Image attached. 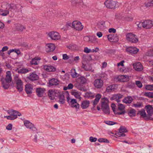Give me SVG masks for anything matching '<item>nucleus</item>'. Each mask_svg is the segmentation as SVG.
Returning <instances> with one entry per match:
<instances>
[{
    "instance_id": "f257e3e1",
    "label": "nucleus",
    "mask_w": 153,
    "mask_h": 153,
    "mask_svg": "<svg viewBox=\"0 0 153 153\" xmlns=\"http://www.w3.org/2000/svg\"><path fill=\"white\" fill-rule=\"evenodd\" d=\"M6 9L11 12H13L14 11H20L22 13V9L23 7L19 5L17 6L16 4L13 3H7L6 5Z\"/></svg>"
},
{
    "instance_id": "f03ea898",
    "label": "nucleus",
    "mask_w": 153,
    "mask_h": 153,
    "mask_svg": "<svg viewBox=\"0 0 153 153\" xmlns=\"http://www.w3.org/2000/svg\"><path fill=\"white\" fill-rule=\"evenodd\" d=\"M8 113L10 115L4 116V118H6L7 120H13L17 118V116H20L21 114L16 110L11 109L8 111Z\"/></svg>"
},
{
    "instance_id": "7ed1b4c3",
    "label": "nucleus",
    "mask_w": 153,
    "mask_h": 153,
    "mask_svg": "<svg viewBox=\"0 0 153 153\" xmlns=\"http://www.w3.org/2000/svg\"><path fill=\"white\" fill-rule=\"evenodd\" d=\"M126 37L127 40L131 43H136L138 41L137 36L131 33H127Z\"/></svg>"
},
{
    "instance_id": "20e7f679",
    "label": "nucleus",
    "mask_w": 153,
    "mask_h": 153,
    "mask_svg": "<svg viewBox=\"0 0 153 153\" xmlns=\"http://www.w3.org/2000/svg\"><path fill=\"white\" fill-rule=\"evenodd\" d=\"M104 4L107 8L114 9L116 7L117 2L112 0H106L105 1Z\"/></svg>"
},
{
    "instance_id": "39448f33",
    "label": "nucleus",
    "mask_w": 153,
    "mask_h": 153,
    "mask_svg": "<svg viewBox=\"0 0 153 153\" xmlns=\"http://www.w3.org/2000/svg\"><path fill=\"white\" fill-rule=\"evenodd\" d=\"M119 131L116 132L115 134L118 137H124L126 135L124 133L128 132L126 128L124 126H121L119 128Z\"/></svg>"
},
{
    "instance_id": "423d86ee",
    "label": "nucleus",
    "mask_w": 153,
    "mask_h": 153,
    "mask_svg": "<svg viewBox=\"0 0 153 153\" xmlns=\"http://www.w3.org/2000/svg\"><path fill=\"white\" fill-rule=\"evenodd\" d=\"M126 51L128 53L133 55L137 54L139 52V49L135 47L130 46L126 48Z\"/></svg>"
},
{
    "instance_id": "0eeeda50",
    "label": "nucleus",
    "mask_w": 153,
    "mask_h": 153,
    "mask_svg": "<svg viewBox=\"0 0 153 153\" xmlns=\"http://www.w3.org/2000/svg\"><path fill=\"white\" fill-rule=\"evenodd\" d=\"M101 109L103 112L106 114H109L110 111L108 104L105 101L102 102L101 104Z\"/></svg>"
},
{
    "instance_id": "6e6552de",
    "label": "nucleus",
    "mask_w": 153,
    "mask_h": 153,
    "mask_svg": "<svg viewBox=\"0 0 153 153\" xmlns=\"http://www.w3.org/2000/svg\"><path fill=\"white\" fill-rule=\"evenodd\" d=\"M94 85L97 89L101 88L103 85V81L101 79H97L94 81Z\"/></svg>"
},
{
    "instance_id": "1a4fd4ad",
    "label": "nucleus",
    "mask_w": 153,
    "mask_h": 153,
    "mask_svg": "<svg viewBox=\"0 0 153 153\" xmlns=\"http://www.w3.org/2000/svg\"><path fill=\"white\" fill-rule=\"evenodd\" d=\"M72 26L74 28L78 31L81 30L83 27L81 23L78 21H74L72 23Z\"/></svg>"
},
{
    "instance_id": "9d476101",
    "label": "nucleus",
    "mask_w": 153,
    "mask_h": 153,
    "mask_svg": "<svg viewBox=\"0 0 153 153\" xmlns=\"http://www.w3.org/2000/svg\"><path fill=\"white\" fill-rule=\"evenodd\" d=\"M137 114H139L141 117L144 118L146 120H153V118L150 117V116H148V115H147L144 109H142L141 110L139 111Z\"/></svg>"
},
{
    "instance_id": "9b49d317",
    "label": "nucleus",
    "mask_w": 153,
    "mask_h": 153,
    "mask_svg": "<svg viewBox=\"0 0 153 153\" xmlns=\"http://www.w3.org/2000/svg\"><path fill=\"white\" fill-rule=\"evenodd\" d=\"M49 37L52 40H56L60 38L59 33L56 32H51L48 34Z\"/></svg>"
},
{
    "instance_id": "f8f14e48",
    "label": "nucleus",
    "mask_w": 153,
    "mask_h": 153,
    "mask_svg": "<svg viewBox=\"0 0 153 153\" xmlns=\"http://www.w3.org/2000/svg\"><path fill=\"white\" fill-rule=\"evenodd\" d=\"M25 126L27 128H29L33 131L36 130V128L34 125L28 120H25L24 122Z\"/></svg>"
},
{
    "instance_id": "ddd939ff",
    "label": "nucleus",
    "mask_w": 153,
    "mask_h": 153,
    "mask_svg": "<svg viewBox=\"0 0 153 153\" xmlns=\"http://www.w3.org/2000/svg\"><path fill=\"white\" fill-rule=\"evenodd\" d=\"M107 38L109 41L111 42H116L118 41L119 39L117 35L110 34L107 36Z\"/></svg>"
},
{
    "instance_id": "4468645a",
    "label": "nucleus",
    "mask_w": 153,
    "mask_h": 153,
    "mask_svg": "<svg viewBox=\"0 0 153 153\" xmlns=\"http://www.w3.org/2000/svg\"><path fill=\"white\" fill-rule=\"evenodd\" d=\"M59 81L56 79L54 78L51 79L49 81L48 83V86L50 87H52L53 86L57 85H59Z\"/></svg>"
},
{
    "instance_id": "2eb2a0df",
    "label": "nucleus",
    "mask_w": 153,
    "mask_h": 153,
    "mask_svg": "<svg viewBox=\"0 0 153 153\" xmlns=\"http://www.w3.org/2000/svg\"><path fill=\"white\" fill-rule=\"evenodd\" d=\"M143 27L146 29L151 28L153 26V23L152 21L150 20H146L143 22Z\"/></svg>"
},
{
    "instance_id": "dca6fc26",
    "label": "nucleus",
    "mask_w": 153,
    "mask_h": 153,
    "mask_svg": "<svg viewBox=\"0 0 153 153\" xmlns=\"http://www.w3.org/2000/svg\"><path fill=\"white\" fill-rule=\"evenodd\" d=\"M16 83V88L19 92H22L23 90V82L20 79L17 80Z\"/></svg>"
},
{
    "instance_id": "f3484780",
    "label": "nucleus",
    "mask_w": 153,
    "mask_h": 153,
    "mask_svg": "<svg viewBox=\"0 0 153 153\" xmlns=\"http://www.w3.org/2000/svg\"><path fill=\"white\" fill-rule=\"evenodd\" d=\"M145 108L146 110L148 116L151 117L153 115V107L152 105H148L146 106Z\"/></svg>"
},
{
    "instance_id": "a211bd4d",
    "label": "nucleus",
    "mask_w": 153,
    "mask_h": 153,
    "mask_svg": "<svg viewBox=\"0 0 153 153\" xmlns=\"http://www.w3.org/2000/svg\"><path fill=\"white\" fill-rule=\"evenodd\" d=\"M123 95L121 94H114L110 98V100H116L118 103L120 102V99L123 97Z\"/></svg>"
},
{
    "instance_id": "6ab92c4d",
    "label": "nucleus",
    "mask_w": 153,
    "mask_h": 153,
    "mask_svg": "<svg viewBox=\"0 0 153 153\" xmlns=\"http://www.w3.org/2000/svg\"><path fill=\"white\" fill-rule=\"evenodd\" d=\"M33 90V87L30 84H27L25 85V90L27 94H31L32 93Z\"/></svg>"
},
{
    "instance_id": "aec40b11",
    "label": "nucleus",
    "mask_w": 153,
    "mask_h": 153,
    "mask_svg": "<svg viewBox=\"0 0 153 153\" xmlns=\"http://www.w3.org/2000/svg\"><path fill=\"white\" fill-rule=\"evenodd\" d=\"M71 2L72 4L74 6H82L84 5L82 0H72Z\"/></svg>"
},
{
    "instance_id": "412c9836",
    "label": "nucleus",
    "mask_w": 153,
    "mask_h": 153,
    "mask_svg": "<svg viewBox=\"0 0 153 153\" xmlns=\"http://www.w3.org/2000/svg\"><path fill=\"white\" fill-rule=\"evenodd\" d=\"M15 29L17 31L22 32L23 30L26 29L25 27L20 24L16 23L15 24Z\"/></svg>"
},
{
    "instance_id": "4be33fe9",
    "label": "nucleus",
    "mask_w": 153,
    "mask_h": 153,
    "mask_svg": "<svg viewBox=\"0 0 153 153\" xmlns=\"http://www.w3.org/2000/svg\"><path fill=\"white\" fill-rule=\"evenodd\" d=\"M27 78L29 80L33 81L37 80L39 78V76L35 72H33L30 74Z\"/></svg>"
},
{
    "instance_id": "5701e85b",
    "label": "nucleus",
    "mask_w": 153,
    "mask_h": 153,
    "mask_svg": "<svg viewBox=\"0 0 153 153\" xmlns=\"http://www.w3.org/2000/svg\"><path fill=\"white\" fill-rule=\"evenodd\" d=\"M45 91V89L44 88H37L36 89V92L37 95L39 97L43 96Z\"/></svg>"
},
{
    "instance_id": "b1692460",
    "label": "nucleus",
    "mask_w": 153,
    "mask_h": 153,
    "mask_svg": "<svg viewBox=\"0 0 153 153\" xmlns=\"http://www.w3.org/2000/svg\"><path fill=\"white\" fill-rule=\"evenodd\" d=\"M90 104V101L88 100H85L82 102L81 105V107L83 109H86L88 108Z\"/></svg>"
},
{
    "instance_id": "393cba45",
    "label": "nucleus",
    "mask_w": 153,
    "mask_h": 153,
    "mask_svg": "<svg viewBox=\"0 0 153 153\" xmlns=\"http://www.w3.org/2000/svg\"><path fill=\"white\" fill-rule=\"evenodd\" d=\"M44 68L48 72L55 71L56 70L54 67L51 65H45L44 66Z\"/></svg>"
},
{
    "instance_id": "a878e982",
    "label": "nucleus",
    "mask_w": 153,
    "mask_h": 153,
    "mask_svg": "<svg viewBox=\"0 0 153 153\" xmlns=\"http://www.w3.org/2000/svg\"><path fill=\"white\" fill-rule=\"evenodd\" d=\"M46 46V51L47 52L53 51L55 49V45L52 43L48 44Z\"/></svg>"
},
{
    "instance_id": "bb28decb",
    "label": "nucleus",
    "mask_w": 153,
    "mask_h": 153,
    "mask_svg": "<svg viewBox=\"0 0 153 153\" xmlns=\"http://www.w3.org/2000/svg\"><path fill=\"white\" fill-rule=\"evenodd\" d=\"M134 68L137 71H141L143 69V66L140 62L134 65Z\"/></svg>"
},
{
    "instance_id": "cd10ccee",
    "label": "nucleus",
    "mask_w": 153,
    "mask_h": 153,
    "mask_svg": "<svg viewBox=\"0 0 153 153\" xmlns=\"http://www.w3.org/2000/svg\"><path fill=\"white\" fill-rule=\"evenodd\" d=\"M133 100V99L131 97L128 96L125 97L124 98L123 100V102L126 104H130L132 102Z\"/></svg>"
},
{
    "instance_id": "c85d7f7f",
    "label": "nucleus",
    "mask_w": 153,
    "mask_h": 153,
    "mask_svg": "<svg viewBox=\"0 0 153 153\" xmlns=\"http://www.w3.org/2000/svg\"><path fill=\"white\" fill-rule=\"evenodd\" d=\"M16 71L19 74H25L28 72L29 70L26 68H22L20 69L17 68L16 70Z\"/></svg>"
},
{
    "instance_id": "c756f323",
    "label": "nucleus",
    "mask_w": 153,
    "mask_h": 153,
    "mask_svg": "<svg viewBox=\"0 0 153 153\" xmlns=\"http://www.w3.org/2000/svg\"><path fill=\"white\" fill-rule=\"evenodd\" d=\"M115 85H111L107 86L106 89V92L108 93L111 92L112 91H114L116 89L115 88Z\"/></svg>"
},
{
    "instance_id": "7c9ffc66",
    "label": "nucleus",
    "mask_w": 153,
    "mask_h": 153,
    "mask_svg": "<svg viewBox=\"0 0 153 153\" xmlns=\"http://www.w3.org/2000/svg\"><path fill=\"white\" fill-rule=\"evenodd\" d=\"M40 59V58L39 57H35L33 58L30 62V63L31 65H38L39 63V60Z\"/></svg>"
},
{
    "instance_id": "2f4dec72",
    "label": "nucleus",
    "mask_w": 153,
    "mask_h": 153,
    "mask_svg": "<svg viewBox=\"0 0 153 153\" xmlns=\"http://www.w3.org/2000/svg\"><path fill=\"white\" fill-rule=\"evenodd\" d=\"M59 99V102L61 104H63L65 103V97L63 94H60L58 96Z\"/></svg>"
},
{
    "instance_id": "473e14b6",
    "label": "nucleus",
    "mask_w": 153,
    "mask_h": 153,
    "mask_svg": "<svg viewBox=\"0 0 153 153\" xmlns=\"http://www.w3.org/2000/svg\"><path fill=\"white\" fill-rule=\"evenodd\" d=\"M136 110L133 108L131 109L128 112V115L131 117H133L136 116Z\"/></svg>"
},
{
    "instance_id": "72a5a7b5",
    "label": "nucleus",
    "mask_w": 153,
    "mask_h": 153,
    "mask_svg": "<svg viewBox=\"0 0 153 153\" xmlns=\"http://www.w3.org/2000/svg\"><path fill=\"white\" fill-rule=\"evenodd\" d=\"M77 81L81 84H85L86 82V80L84 76H82L79 77L77 79Z\"/></svg>"
},
{
    "instance_id": "f704fd0d",
    "label": "nucleus",
    "mask_w": 153,
    "mask_h": 153,
    "mask_svg": "<svg viewBox=\"0 0 153 153\" xmlns=\"http://www.w3.org/2000/svg\"><path fill=\"white\" fill-rule=\"evenodd\" d=\"M71 75L73 78H75L79 76V75L76 72L75 69H72L71 70Z\"/></svg>"
},
{
    "instance_id": "c9c22d12",
    "label": "nucleus",
    "mask_w": 153,
    "mask_h": 153,
    "mask_svg": "<svg viewBox=\"0 0 153 153\" xmlns=\"http://www.w3.org/2000/svg\"><path fill=\"white\" fill-rule=\"evenodd\" d=\"M9 13V11L7 9L5 10H4L2 9H0V15L2 16H6Z\"/></svg>"
},
{
    "instance_id": "e433bc0d",
    "label": "nucleus",
    "mask_w": 153,
    "mask_h": 153,
    "mask_svg": "<svg viewBox=\"0 0 153 153\" xmlns=\"http://www.w3.org/2000/svg\"><path fill=\"white\" fill-rule=\"evenodd\" d=\"M94 94L91 92H86L85 93L84 97L87 98H94Z\"/></svg>"
},
{
    "instance_id": "4c0bfd02",
    "label": "nucleus",
    "mask_w": 153,
    "mask_h": 153,
    "mask_svg": "<svg viewBox=\"0 0 153 153\" xmlns=\"http://www.w3.org/2000/svg\"><path fill=\"white\" fill-rule=\"evenodd\" d=\"M71 94L74 96L76 98L79 99L80 100H81L82 98L80 96V94L78 92L73 91L71 92Z\"/></svg>"
},
{
    "instance_id": "58836bf2",
    "label": "nucleus",
    "mask_w": 153,
    "mask_h": 153,
    "mask_svg": "<svg viewBox=\"0 0 153 153\" xmlns=\"http://www.w3.org/2000/svg\"><path fill=\"white\" fill-rule=\"evenodd\" d=\"M135 86V84L132 82H129L126 85V87L130 89H134Z\"/></svg>"
},
{
    "instance_id": "ea45409f",
    "label": "nucleus",
    "mask_w": 153,
    "mask_h": 153,
    "mask_svg": "<svg viewBox=\"0 0 153 153\" xmlns=\"http://www.w3.org/2000/svg\"><path fill=\"white\" fill-rule=\"evenodd\" d=\"M54 92L52 90H49L48 91V95L49 97V98L51 100H53Z\"/></svg>"
},
{
    "instance_id": "a19ab883",
    "label": "nucleus",
    "mask_w": 153,
    "mask_h": 153,
    "mask_svg": "<svg viewBox=\"0 0 153 153\" xmlns=\"http://www.w3.org/2000/svg\"><path fill=\"white\" fill-rule=\"evenodd\" d=\"M9 83L7 82L6 81H3L2 82V84L3 85V88L6 89H8L10 87V85Z\"/></svg>"
},
{
    "instance_id": "79ce46f5",
    "label": "nucleus",
    "mask_w": 153,
    "mask_h": 153,
    "mask_svg": "<svg viewBox=\"0 0 153 153\" xmlns=\"http://www.w3.org/2000/svg\"><path fill=\"white\" fill-rule=\"evenodd\" d=\"M153 5V2H152V0L151 2H148L147 3L143 5H142L141 7V8L143 7H146V8H148L150 6H152Z\"/></svg>"
},
{
    "instance_id": "37998d69",
    "label": "nucleus",
    "mask_w": 153,
    "mask_h": 153,
    "mask_svg": "<svg viewBox=\"0 0 153 153\" xmlns=\"http://www.w3.org/2000/svg\"><path fill=\"white\" fill-rule=\"evenodd\" d=\"M98 141L100 143H109V141L107 139L105 138H99Z\"/></svg>"
},
{
    "instance_id": "c03bdc74",
    "label": "nucleus",
    "mask_w": 153,
    "mask_h": 153,
    "mask_svg": "<svg viewBox=\"0 0 153 153\" xmlns=\"http://www.w3.org/2000/svg\"><path fill=\"white\" fill-rule=\"evenodd\" d=\"M144 95V96L147 97L149 98H153V92H145Z\"/></svg>"
},
{
    "instance_id": "a18cd8bd",
    "label": "nucleus",
    "mask_w": 153,
    "mask_h": 153,
    "mask_svg": "<svg viewBox=\"0 0 153 153\" xmlns=\"http://www.w3.org/2000/svg\"><path fill=\"white\" fill-rule=\"evenodd\" d=\"M146 89L148 91L153 90V85H146L145 87Z\"/></svg>"
},
{
    "instance_id": "49530a36",
    "label": "nucleus",
    "mask_w": 153,
    "mask_h": 153,
    "mask_svg": "<svg viewBox=\"0 0 153 153\" xmlns=\"http://www.w3.org/2000/svg\"><path fill=\"white\" fill-rule=\"evenodd\" d=\"M104 122L106 124L110 126L117 124V123L116 122L111 121H105Z\"/></svg>"
},
{
    "instance_id": "de8ad7c7",
    "label": "nucleus",
    "mask_w": 153,
    "mask_h": 153,
    "mask_svg": "<svg viewBox=\"0 0 153 153\" xmlns=\"http://www.w3.org/2000/svg\"><path fill=\"white\" fill-rule=\"evenodd\" d=\"M106 52L108 54H114L116 52V50L114 49H108Z\"/></svg>"
},
{
    "instance_id": "09e8293b",
    "label": "nucleus",
    "mask_w": 153,
    "mask_h": 153,
    "mask_svg": "<svg viewBox=\"0 0 153 153\" xmlns=\"http://www.w3.org/2000/svg\"><path fill=\"white\" fill-rule=\"evenodd\" d=\"M118 109L120 111L125 110L124 109L125 108V106L121 103L119 104H118Z\"/></svg>"
},
{
    "instance_id": "8fccbe9b",
    "label": "nucleus",
    "mask_w": 153,
    "mask_h": 153,
    "mask_svg": "<svg viewBox=\"0 0 153 153\" xmlns=\"http://www.w3.org/2000/svg\"><path fill=\"white\" fill-rule=\"evenodd\" d=\"M136 84L139 88H140L142 87V84L141 83V82L140 81H136Z\"/></svg>"
},
{
    "instance_id": "3c124183",
    "label": "nucleus",
    "mask_w": 153,
    "mask_h": 153,
    "mask_svg": "<svg viewBox=\"0 0 153 153\" xmlns=\"http://www.w3.org/2000/svg\"><path fill=\"white\" fill-rule=\"evenodd\" d=\"M89 140L91 142H94L97 140V138L91 136L90 137Z\"/></svg>"
},
{
    "instance_id": "603ef678",
    "label": "nucleus",
    "mask_w": 153,
    "mask_h": 153,
    "mask_svg": "<svg viewBox=\"0 0 153 153\" xmlns=\"http://www.w3.org/2000/svg\"><path fill=\"white\" fill-rule=\"evenodd\" d=\"M12 81L11 77H6L5 78V81L7 82L10 83Z\"/></svg>"
},
{
    "instance_id": "864d4df0",
    "label": "nucleus",
    "mask_w": 153,
    "mask_h": 153,
    "mask_svg": "<svg viewBox=\"0 0 153 153\" xmlns=\"http://www.w3.org/2000/svg\"><path fill=\"white\" fill-rule=\"evenodd\" d=\"M71 25H72V24L71 23H67L65 26V27L63 28L64 29V30H67L68 27L69 26H71Z\"/></svg>"
},
{
    "instance_id": "5fc2aeb1",
    "label": "nucleus",
    "mask_w": 153,
    "mask_h": 153,
    "mask_svg": "<svg viewBox=\"0 0 153 153\" xmlns=\"http://www.w3.org/2000/svg\"><path fill=\"white\" fill-rule=\"evenodd\" d=\"M102 95L100 94H98L95 96V99L96 100H98L99 101L100 98L101 97Z\"/></svg>"
},
{
    "instance_id": "6e6d98bb",
    "label": "nucleus",
    "mask_w": 153,
    "mask_h": 153,
    "mask_svg": "<svg viewBox=\"0 0 153 153\" xmlns=\"http://www.w3.org/2000/svg\"><path fill=\"white\" fill-rule=\"evenodd\" d=\"M84 65V67H83V68L85 69V71H91V70L92 68H91L90 67H88L87 66L83 63V66Z\"/></svg>"
},
{
    "instance_id": "4d7b16f0",
    "label": "nucleus",
    "mask_w": 153,
    "mask_h": 153,
    "mask_svg": "<svg viewBox=\"0 0 153 153\" xmlns=\"http://www.w3.org/2000/svg\"><path fill=\"white\" fill-rule=\"evenodd\" d=\"M105 25V22L101 21L98 23V25L102 27H103Z\"/></svg>"
},
{
    "instance_id": "13d9d810",
    "label": "nucleus",
    "mask_w": 153,
    "mask_h": 153,
    "mask_svg": "<svg viewBox=\"0 0 153 153\" xmlns=\"http://www.w3.org/2000/svg\"><path fill=\"white\" fill-rule=\"evenodd\" d=\"M12 124L11 123L9 124L6 127V129L8 130H12Z\"/></svg>"
},
{
    "instance_id": "bf43d9fd",
    "label": "nucleus",
    "mask_w": 153,
    "mask_h": 153,
    "mask_svg": "<svg viewBox=\"0 0 153 153\" xmlns=\"http://www.w3.org/2000/svg\"><path fill=\"white\" fill-rule=\"evenodd\" d=\"M70 102L71 103V106L74 104L77 103V101L76 99H71Z\"/></svg>"
},
{
    "instance_id": "052dcab7",
    "label": "nucleus",
    "mask_w": 153,
    "mask_h": 153,
    "mask_svg": "<svg viewBox=\"0 0 153 153\" xmlns=\"http://www.w3.org/2000/svg\"><path fill=\"white\" fill-rule=\"evenodd\" d=\"M116 106L115 105L114 103L112 104L111 105V107L112 108V109L113 110L114 113H115V112H116V111L115 110Z\"/></svg>"
},
{
    "instance_id": "680f3d73",
    "label": "nucleus",
    "mask_w": 153,
    "mask_h": 153,
    "mask_svg": "<svg viewBox=\"0 0 153 153\" xmlns=\"http://www.w3.org/2000/svg\"><path fill=\"white\" fill-rule=\"evenodd\" d=\"M13 52H14L16 53L18 55H19L21 53L20 51L18 49L15 48L13 49Z\"/></svg>"
},
{
    "instance_id": "e2e57ef3",
    "label": "nucleus",
    "mask_w": 153,
    "mask_h": 153,
    "mask_svg": "<svg viewBox=\"0 0 153 153\" xmlns=\"http://www.w3.org/2000/svg\"><path fill=\"white\" fill-rule=\"evenodd\" d=\"M98 102V101L96 100L95 99L93 101V107L92 108V109H94V108L95 105L97 104Z\"/></svg>"
},
{
    "instance_id": "0e129e2a",
    "label": "nucleus",
    "mask_w": 153,
    "mask_h": 153,
    "mask_svg": "<svg viewBox=\"0 0 153 153\" xmlns=\"http://www.w3.org/2000/svg\"><path fill=\"white\" fill-rule=\"evenodd\" d=\"M72 107H75L76 109H78L79 108V105L78 103H76L75 105H73L71 106Z\"/></svg>"
},
{
    "instance_id": "69168bd1",
    "label": "nucleus",
    "mask_w": 153,
    "mask_h": 153,
    "mask_svg": "<svg viewBox=\"0 0 153 153\" xmlns=\"http://www.w3.org/2000/svg\"><path fill=\"white\" fill-rule=\"evenodd\" d=\"M62 57V59L64 60H67L69 58V56H68L66 54H63Z\"/></svg>"
},
{
    "instance_id": "338daca9",
    "label": "nucleus",
    "mask_w": 153,
    "mask_h": 153,
    "mask_svg": "<svg viewBox=\"0 0 153 153\" xmlns=\"http://www.w3.org/2000/svg\"><path fill=\"white\" fill-rule=\"evenodd\" d=\"M108 31L110 33H115L116 32V30L114 28H111L109 29Z\"/></svg>"
},
{
    "instance_id": "774afa93",
    "label": "nucleus",
    "mask_w": 153,
    "mask_h": 153,
    "mask_svg": "<svg viewBox=\"0 0 153 153\" xmlns=\"http://www.w3.org/2000/svg\"><path fill=\"white\" fill-rule=\"evenodd\" d=\"M148 55L149 56H153V50H150L147 53Z\"/></svg>"
}]
</instances>
